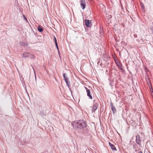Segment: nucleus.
Returning a JSON list of instances; mask_svg holds the SVG:
<instances>
[{"mask_svg": "<svg viewBox=\"0 0 153 153\" xmlns=\"http://www.w3.org/2000/svg\"><path fill=\"white\" fill-rule=\"evenodd\" d=\"M109 146L111 147V148L112 150H114L115 151L116 150V149L114 145L112 144L109 142Z\"/></svg>", "mask_w": 153, "mask_h": 153, "instance_id": "7", "label": "nucleus"}, {"mask_svg": "<svg viewBox=\"0 0 153 153\" xmlns=\"http://www.w3.org/2000/svg\"><path fill=\"white\" fill-rule=\"evenodd\" d=\"M23 17L24 18V19H25V20H26L27 21V18H26L25 17V15H23Z\"/></svg>", "mask_w": 153, "mask_h": 153, "instance_id": "17", "label": "nucleus"}, {"mask_svg": "<svg viewBox=\"0 0 153 153\" xmlns=\"http://www.w3.org/2000/svg\"><path fill=\"white\" fill-rule=\"evenodd\" d=\"M53 38H54V41L55 42V44H56V43H57L56 39L54 36H53Z\"/></svg>", "mask_w": 153, "mask_h": 153, "instance_id": "16", "label": "nucleus"}, {"mask_svg": "<svg viewBox=\"0 0 153 153\" xmlns=\"http://www.w3.org/2000/svg\"><path fill=\"white\" fill-rule=\"evenodd\" d=\"M22 55L24 57L26 58L30 56V53L28 52H25L23 53Z\"/></svg>", "mask_w": 153, "mask_h": 153, "instance_id": "9", "label": "nucleus"}, {"mask_svg": "<svg viewBox=\"0 0 153 153\" xmlns=\"http://www.w3.org/2000/svg\"><path fill=\"white\" fill-rule=\"evenodd\" d=\"M85 89H86V91H87V90H89V89H88L87 87H85Z\"/></svg>", "mask_w": 153, "mask_h": 153, "instance_id": "19", "label": "nucleus"}, {"mask_svg": "<svg viewBox=\"0 0 153 153\" xmlns=\"http://www.w3.org/2000/svg\"><path fill=\"white\" fill-rule=\"evenodd\" d=\"M38 30L40 32H42L43 31V29L41 26H39L37 28Z\"/></svg>", "mask_w": 153, "mask_h": 153, "instance_id": "11", "label": "nucleus"}, {"mask_svg": "<svg viewBox=\"0 0 153 153\" xmlns=\"http://www.w3.org/2000/svg\"><path fill=\"white\" fill-rule=\"evenodd\" d=\"M87 123L82 120H79L72 122L71 125L74 129H81L87 126Z\"/></svg>", "mask_w": 153, "mask_h": 153, "instance_id": "1", "label": "nucleus"}, {"mask_svg": "<svg viewBox=\"0 0 153 153\" xmlns=\"http://www.w3.org/2000/svg\"><path fill=\"white\" fill-rule=\"evenodd\" d=\"M140 5H141V7L142 9H143L145 8V7L144 6V4H143V3L142 2L140 3Z\"/></svg>", "mask_w": 153, "mask_h": 153, "instance_id": "14", "label": "nucleus"}, {"mask_svg": "<svg viewBox=\"0 0 153 153\" xmlns=\"http://www.w3.org/2000/svg\"><path fill=\"white\" fill-rule=\"evenodd\" d=\"M138 153H143L142 151H139Z\"/></svg>", "mask_w": 153, "mask_h": 153, "instance_id": "21", "label": "nucleus"}, {"mask_svg": "<svg viewBox=\"0 0 153 153\" xmlns=\"http://www.w3.org/2000/svg\"><path fill=\"white\" fill-rule=\"evenodd\" d=\"M30 58L31 59H34L35 58V56L34 55L32 54H30Z\"/></svg>", "mask_w": 153, "mask_h": 153, "instance_id": "13", "label": "nucleus"}, {"mask_svg": "<svg viewBox=\"0 0 153 153\" xmlns=\"http://www.w3.org/2000/svg\"><path fill=\"white\" fill-rule=\"evenodd\" d=\"M98 104L96 102V100L93 101V104L92 105V112H95L98 108Z\"/></svg>", "mask_w": 153, "mask_h": 153, "instance_id": "2", "label": "nucleus"}, {"mask_svg": "<svg viewBox=\"0 0 153 153\" xmlns=\"http://www.w3.org/2000/svg\"><path fill=\"white\" fill-rule=\"evenodd\" d=\"M63 78L64 79V80L66 83L67 86L69 88V82L68 81L66 77L65 76L63 77Z\"/></svg>", "mask_w": 153, "mask_h": 153, "instance_id": "10", "label": "nucleus"}, {"mask_svg": "<svg viewBox=\"0 0 153 153\" xmlns=\"http://www.w3.org/2000/svg\"><path fill=\"white\" fill-rule=\"evenodd\" d=\"M55 44V45H56V48L57 49L58 52H59V47H58V46L57 43H56V44Z\"/></svg>", "mask_w": 153, "mask_h": 153, "instance_id": "15", "label": "nucleus"}, {"mask_svg": "<svg viewBox=\"0 0 153 153\" xmlns=\"http://www.w3.org/2000/svg\"><path fill=\"white\" fill-rule=\"evenodd\" d=\"M135 151L136 152H137V150H135Z\"/></svg>", "mask_w": 153, "mask_h": 153, "instance_id": "23", "label": "nucleus"}, {"mask_svg": "<svg viewBox=\"0 0 153 153\" xmlns=\"http://www.w3.org/2000/svg\"><path fill=\"white\" fill-rule=\"evenodd\" d=\"M111 109L113 112V113L114 114L116 112L117 110L115 107L113 105L112 103H111Z\"/></svg>", "mask_w": 153, "mask_h": 153, "instance_id": "6", "label": "nucleus"}, {"mask_svg": "<svg viewBox=\"0 0 153 153\" xmlns=\"http://www.w3.org/2000/svg\"><path fill=\"white\" fill-rule=\"evenodd\" d=\"M63 77L65 76V74H63Z\"/></svg>", "mask_w": 153, "mask_h": 153, "instance_id": "22", "label": "nucleus"}, {"mask_svg": "<svg viewBox=\"0 0 153 153\" xmlns=\"http://www.w3.org/2000/svg\"><path fill=\"white\" fill-rule=\"evenodd\" d=\"M136 143L139 145H141V139L140 138V136L139 135H137L136 136Z\"/></svg>", "mask_w": 153, "mask_h": 153, "instance_id": "5", "label": "nucleus"}, {"mask_svg": "<svg viewBox=\"0 0 153 153\" xmlns=\"http://www.w3.org/2000/svg\"><path fill=\"white\" fill-rule=\"evenodd\" d=\"M87 93V95L89 97V98L91 99H92V97L91 94V92L90 90H87L86 91Z\"/></svg>", "mask_w": 153, "mask_h": 153, "instance_id": "8", "label": "nucleus"}, {"mask_svg": "<svg viewBox=\"0 0 153 153\" xmlns=\"http://www.w3.org/2000/svg\"><path fill=\"white\" fill-rule=\"evenodd\" d=\"M80 3L81 7L82 10H84L86 6V2L85 0H80Z\"/></svg>", "mask_w": 153, "mask_h": 153, "instance_id": "3", "label": "nucleus"}, {"mask_svg": "<svg viewBox=\"0 0 153 153\" xmlns=\"http://www.w3.org/2000/svg\"><path fill=\"white\" fill-rule=\"evenodd\" d=\"M117 65L118 67L120 68V69L122 70V65L120 63H119L118 64H117Z\"/></svg>", "mask_w": 153, "mask_h": 153, "instance_id": "12", "label": "nucleus"}, {"mask_svg": "<svg viewBox=\"0 0 153 153\" xmlns=\"http://www.w3.org/2000/svg\"><path fill=\"white\" fill-rule=\"evenodd\" d=\"M151 30L152 31V33L153 34V27H152V28H151Z\"/></svg>", "mask_w": 153, "mask_h": 153, "instance_id": "20", "label": "nucleus"}, {"mask_svg": "<svg viewBox=\"0 0 153 153\" xmlns=\"http://www.w3.org/2000/svg\"><path fill=\"white\" fill-rule=\"evenodd\" d=\"M86 26L87 27H90L92 25L91 21L86 19L85 21Z\"/></svg>", "mask_w": 153, "mask_h": 153, "instance_id": "4", "label": "nucleus"}, {"mask_svg": "<svg viewBox=\"0 0 153 153\" xmlns=\"http://www.w3.org/2000/svg\"><path fill=\"white\" fill-rule=\"evenodd\" d=\"M134 37L136 38L137 37V35L136 34H134Z\"/></svg>", "mask_w": 153, "mask_h": 153, "instance_id": "18", "label": "nucleus"}]
</instances>
